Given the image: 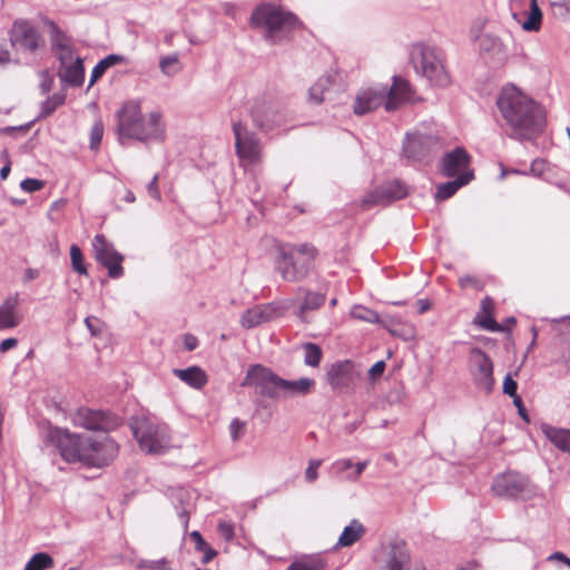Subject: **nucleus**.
Segmentation results:
<instances>
[{
  "instance_id": "obj_4",
  "label": "nucleus",
  "mask_w": 570,
  "mask_h": 570,
  "mask_svg": "<svg viewBox=\"0 0 570 570\" xmlns=\"http://www.w3.org/2000/svg\"><path fill=\"white\" fill-rule=\"evenodd\" d=\"M249 23L252 28L264 31L263 37L269 45H277L288 39L291 33L299 27L295 14L273 3L257 6L250 16Z\"/></svg>"
},
{
  "instance_id": "obj_55",
  "label": "nucleus",
  "mask_w": 570,
  "mask_h": 570,
  "mask_svg": "<svg viewBox=\"0 0 570 570\" xmlns=\"http://www.w3.org/2000/svg\"><path fill=\"white\" fill-rule=\"evenodd\" d=\"M386 364L384 361H377L370 370L368 376L372 380H375L377 376H381L385 371Z\"/></svg>"
},
{
  "instance_id": "obj_18",
  "label": "nucleus",
  "mask_w": 570,
  "mask_h": 570,
  "mask_svg": "<svg viewBox=\"0 0 570 570\" xmlns=\"http://www.w3.org/2000/svg\"><path fill=\"white\" fill-rule=\"evenodd\" d=\"M406 195V187L401 181H387L367 193L362 200V206L370 208L372 206L387 205L404 198Z\"/></svg>"
},
{
  "instance_id": "obj_14",
  "label": "nucleus",
  "mask_w": 570,
  "mask_h": 570,
  "mask_svg": "<svg viewBox=\"0 0 570 570\" xmlns=\"http://www.w3.org/2000/svg\"><path fill=\"white\" fill-rule=\"evenodd\" d=\"M117 454L118 444L108 435L100 439L87 438L82 464L101 468L108 465Z\"/></svg>"
},
{
  "instance_id": "obj_51",
  "label": "nucleus",
  "mask_w": 570,
  "mask_h": 570,
  "mask_svg": "<svg viewBox=\"0 0 570 570\" xmlns=\"http://www.w3.org/2000/svg\"><path fill=\"white\" fill-rule=\"evenodd\" d=\"M218 533L225 541L229 542L234 539V527L227 522H219L217 525Z\"/></svg>"
},
{
  "instance_id": "obj_64",
  "label": "nucleus",
  "mask_w": 570,
  "mask_h": 570,
  "mask_svg": "<svg viewBox=\"0 0 570 570\" xmlns=\"http://www.w3.org/2000/svg\"><path fill=\"white\" fill-rule=\"evenodd\" d=\"M544 161L541 159H534L531 164L530 171L534 175H541L543 171Z\"/></svg>"
},
{
  "instance_id": "obj_25",
  "label": "nucleus",
  "mask_w": 570,
  "mask_h": 570,
  "mask_svg": "<svg viewBox=\"0 0 570 570\" xmlns=\"http://www.w3.org/2000/svg\"><path fill=\"white\" fill-rule=\"evenodd\" d=\"M411 99V87L407 80L402 77L394 76L393 85L387 92L385 101V109L387 111L394 110L403 101Z\"/></svg>"
},
{
  "instance_id": "obj_12",
  "label": "nucleus",
  "mask_w": 570,
  "mask_h": 570,
  "mask_svg": "<svg viewBox=\"0 0 570 570\" xmlns=\"http://www.w3.org/2000/svg\"><path fill=\"white\" fill-rule=\"evenodd\" d=\"M253 124L262 131H271L285 122V114L277 102L257 98L250 108Z\"/></svg>"
},
{
  "instance_id": "obj_2",
  "label": "nucleus",
  "mask_w": 570,
  "mask_h": 570,
  "mask_svg": "<svg viewBox=\"0 0 570 570\" xmlns=\"http://www.w3.org/2000/svg\"><path fill=\"white\" fill-rule=\"evenodd\" d=\"M117 119L118 139L121 145H125V139H136L144 142L151 139H164L165 126L161 122V114L153 111L149 114L148 120H145L140 102L137 100L124 104L117 112Z\"/></svg>"
},
{
  "instance_id": "obj_33",
  "label": "nucleus",
  "mask_w": 570,
  "mask_h": 570,
  "mask_svg": "<svg viewBox=\"0 0 570 570\" xmlns=\"http://www.w3.org/2000/svg\"><path fill=\"white\" fill-rule=\"evenodd\" d=\"M546 436L561 451L570 452V430L546 426Z\"/></svg>"
},
{
  "instance_id": "obj_19",
  "label": "nucleus",
  "mask_w": 570,
  "mask_h": 570,
  "mask_svg": "<svg viewBox=\"0 0 570 570\" xmlns=\"http://www.w3.org/2000/svg\"><path fill=\"white\" fill-rule=\"evenodd\" d=\"M471 161L472 157L463 147H455L443 155L439 171L444 177H458L461 173L473 171L470 169Z\"/></svg>"
},
{
  "instance_id": "obj_47",
  "label": "nucleus",
  "mask_w": 570,
  "mask_h": 570,
  "mask_svg": "<svg viewBox=\"0 0 570 570\" xmlns=\"http://www.w3.org/2000/svg\"><path fill=\"white\" fill-rule=\"evenodd\" d=\"M104 136V124L96 120L90 130V149L98 150Z\"/></svg>"
},
{
  "instance_id": "obj_32",
  "label": "nucleus",
  "mask_w": 570,
  "mask_h": 570,
  "mask_svg": "<svg viewBox=\"0 0 570 570\" xmlns=\"http://www.w3.org/2000/svg\"><path fill=\"white\" fill-rule=\"evenodd\" d=\"M298 291L304 292L305 297L299 306L297 316L302 322H306L305 313L307 311H314V309L320 308L325 303L326 297H325V294H322L318 292H312L308 289H304L302 287Z\"/></svg>"
},
{
  "instance_id": "obj_60",
  "label": "nucleus",
  "mask_w": 570,
  "mask_h": 570,
  "mask_svg": "<svg viewBox=\"0 0 570 570\" xmlns=\"http://www.w3.org/2000/svg\"><path fill=\"white\" fill-rule=\"evenodd\" d=\"M184 344L187 351H194L198 345V340L191 334H186L184 337Z\"/></svg>"
},
{
  "instance_id": "obj_56",
  "label": "nucleus",
  "mask_w": 570,
  "mask_h": 570,
  "mask_svg": "<svg viewBox=\"0 0 570 570\" xmlns=\"http://www.w3.org/2000/svg\"><path fill=\"white\" fill-rule=\"evenodd\" d=\"M552 8L554 10V13L564 14L570 10V1L561 0L552 2Z\"/></svg>"
},
{
  "instance_id": "obj_17",
  "label": "nucleus",
  "mask_w": 570,
  "mask_h": 570,
  "mask_svg": "<svg viewBox=\"0 0 570 570\" xmlns=\"http://www.w3.org/2000/svg\"><path fill=\"white\" fill-rule=\"evenodd\" d=\"M469 367L473 382L478 389L490 393L493 390V363L481 348L474 347L470 352Z\"/></svg>"
},
{
  "instance_id": "obj_50",
  "label": "nucleus",
  "mask_w": 570,
  "mask_h": 570,
  "mask_svg": "<svg viewBox=\"0 0 570 570\" xmlns=\"http://www.w3.org/2000/svg\"><path fill=\"white\" fill-rule=\"evenodd\" d=\"M487 20L484 18H479L474 21L471 30H470V37L473 41H479L482 38V31L485 27Z\"/></svg>"
},
{
  "instance_id": "obj_26",
  "label": "nucleus",
  "mask_w": 570,
  "mask_h": 570,
  "mask_svg": "<svg viewBox=\"0 0 570 570\" xmlns=\"http://www.w3.org/2000/svg\"><path fill=\"white\" fill-rule=\"evenodd\" d=\"M18 306V293L7 297L2 304H0V330L14 328L20 324L21 316L17 313Z\"/></svg>"
},
{
  "instance_id": "obj_62",
  "label": "nucleus",
  "mask_w": 570,
  "mask_h": 570,
  "mask_svg": "<svg viewBox=\"0 0 570 570\" xmlns=\"http://www.w3.org/2000/svg\"><path fill=\"white\" fill-rule=\"evenodd\" d=\"M513 403H514V405L518 407V412H519L520 416H521L524 421L529 422L530 420H529V416H528V414H527V411H525V409H524V406H523V403H522L521 397H520V396H515V397H514V400H513Z\"/></svg>"
},
{
  "instance_id": "obj_61",
  "label": "nucleus",
  "mask_w": 570,
  "mask_h": 570,
  "mask_svg": "<svg viewBox=\"0 0 570 570\" xmlns=\"http://www.w3.org/2000/svg\"><path fill=\"white\" fill-rule=\"evenodd\" d=\"M459 285L462 287V288H466L469 286H476L478 285V279L474 278L473 276L471 275H464L462 277L459 278Z\"/></svg>"
},
{
  "instance_id": "obj_16",
  "label": "nucleus",
  "mask_w": 570,
  "mask_h": 570,
  "mask_svg": "<svg viewBox=\"0 0 570 570\" xmlns=\"http://www.w3.org/2000/svg\"><path fill=\"white\" fill-rule=\"evenodd\" d=\"M492 491L501 498L522 500L529 499L532 493L529 480L515 472L498 475L493 481Z\"/></svg>"
},
{
  "instance_id": "obj_15",
  "label": "nucleus",
  "mask_w": 570,
  "mask_h": 570,
  "mask_svg": "<svg viewBox=\"0 0 570 570\" xmlns=\"http://www.w3.org/2000/svg\"><path fill=\"white\" fill-rule=\"evenodd\" d=\"M92 252L95 259L108 269V276L119 278L124 275V256L116 250L115 246L106 237L98 234L92 239Z\"/></svg>"
},
{
  "instance_id": "obj_3",
  "label": "nucleus",
  "mask_w": 570,
  "mask_h": 570,
  "mask_svg": "<svg viewBox=\"0 0 570 570\" xmlns=\"http://www.w3.org/2000/svg\"><path fill=\"white\" fill-rule=\"evenodd\" d=\"M317 249L312 244L279 245L274 258L275 271L289 283L304 281L315 267Z\"/></svg>"
},
{
  "instance_id": "obj_41",
  "label": "nucleus",
  "mask_w": 570,
  "mask_h": 570,
  "mask_svg": "<svg viewBox=\"0 0 570 570\" xmlns=\"http://www.w3.org/2000/svg\"><path fill=\"white\" fill-rule=\"evenodd\" d=\"M479 47L483 52L500 53L503 51V43L500 38L491 33L482 36Z\"/></svg>"
},
{
  "instance_id": "obj_9",
  "label": "nucleus",
  "mask_w": 570,
  "mask_h": 570,
  "mask_svg": "<svg viewBox=\"0 0 570 570\" xmlns=\"http://www.w3.org/2000/svg\"><path fill=\"white\" fill-rule=\"evenodd\" d=\"M362 371L350 360L337 361L333 363L326 371V382L335 393L350 394L353 393Z\"/></svg>"
},
{
  "instance_id": "obj_63",
  "label": "nucleus",
  "mask_w": 570,
  "mask_h": 570,
  "mask_svg": "<svg viewBox=\"0 0 570 570\" xmlns=\"http://www.w3.org/2000/svg\"><path fill=\"white\" fill-rule=\"evenodd\" d=\"M287 570H318L315 566L304 563V562H294L292 563Z\"/></svg>"
},
{
  "instance_id": "obj_13",
  "label": "nucleus",
  "mask_w": 570,
  "mask_h": 570,
  "mask_svg": "<svg viewBox=\"0 0 570 570\" xmlns=\"http://www.w3.org/2000/svg\"><path fill=\"white\" fill-rule=\"evenodd\" d=\"M9 40L14 49L29 53H35L45 46L38 28L26 19H17L13 22L9 31Z\"/></svg>"
},
{
  "instance_id": "obj_21",
  "label": "nucleus",
  "mask_w": 570,
  "mask_h": 570,
  "mask_svg": "<svg viewBox=\"0 0 570 570\" xmlns=\"http://www.w3.org/2000/svg\"><path fill=\"white\" fill-rule=\"evenodd\" d=\"M380 570H411V556L404 541L393 540L389 543Z\"/></svg>"
},
{
  "instance_id": "obj_7",
  "label": "nucleus",
  "mask_w": 570,
  "mask_h": 570,
  "mask_svg": "<svg viewBox=\"0 0 570 570\" xmlns=\"http://www.w3.org/2000/svg\"><path fill=\"white\" fill-rule=\"evenodd\" d=\"M283 377L261 364L249 366L242 386H252L256 393L273 400L282 397Z\"/></svg>"
},
{
  "instance_id": "obj_44",
  "label": "nucleus",
  "mask_w": 570,
  "mask_h": 570,
  "mask_svg": "<svg viewBox=\"0 0 570 570\" xmlns=\"http://www.w3.org/2000/svg\"><path fill=\"white\" fill-rule=\"evenodd\" d=\"M351 315L360 321H364L367 323H380V315L370 308L363 307V306H355L353 307Z\"/></svg>"
},
{
  "instance_id": "obj_1",
  "label": "nucleus",
  "mask_w": 570,
  "mask_h": 570,
  "mask_svg": "<svg viewBox=\"0 0 570 570\" xmlns=\"http://www.w3.org/2000/svg\"><path fill=\"white\" fill-rule=\"evenodd\" d=\"M497 106L510 129L509 137L528 140L543 131L546 125L543 109L515 86L509 85L501 89Z\"/></svg>"
},
{
  "instance_id": "obj_37",
  "label": "nucleus",
  "mask_w": 570,
  "mask_h": 570,
  "mask_svg": "<svg viewBox=\"0 0 570 570\" xmlns=\"http://www.w3.org/2000/svg\"><path fill=\"white\" fill-rule=\"evenodd\" d=\"M302 350L304 352V363L311 367H318L323 357L322 348L312 342H306L302 344Z\"/></svg>"
},
{
  "instance_id": "obj_39",
  "label": "nucleus",
  "mask_w": 570,
  "mask_h": 570,
  "mask_svg": "<svg viewBox=\"0 0 570 570\" xmlns=\"http://www.w3.org/2000/svg\"><path fill=\"white\" fill-rule=\"evenodd\" d=\"M53 559L46 552H38L31 557L24 570H46L53 567Z\"/></svg>"
},
{
  "instance_id": "obj_59",
  "label": "nucleus",
  "mask_w": 570,
  "mask_h": 570,
  "mask_svg": "<svg viewBox=\"0 0 570 570\" xmlns=\"http://www.w3.org/2000/svg\"><path fill=\"white\" fill-rule=\"evenodd\" d=\"M493 299L489 296L484 297L482 301H481V313L488 315V314H492V311H493Z\"/></svg>"
},
{
  "instance_id": "obj_46",
  "label": "nucleus",
  "mask_w": 570,
  "mask_h": 570,
  "mask_svg": "<svg viewBox=\"0 0 570 570\" xmlns=\"http://www.w3.org/2000/svg\"><path fill=\"white\" fill-rule=\"evenodd\" d=\"M138 569H149V570H173L169 566L168 561L163 558L159 560H139L136 564Z\"/></svg>"
},
{
  "instance_id": "obj_38",
  "label": "nucleus",
  "mask_w": 570,
  "mask_h": 570,
  "mask_svg": "<svg viewBox=\"0 0 570 570\" xmlns=\"http://www.w3.org/2000/svg\"><path fill=\"white\" fill-rule=\"evenodd\" d=\"M66 100V94L63 92H55L52 96L48 97L41 104V111L39 118H46L55 112V110L62 106Z\"/></svg>"
},
{
  "instance_id": "obj_34",
  "label": "nucleus",
  "mask_w": 570,
  "mask_h": 570,
  "mask_svg": "<svg viewBox=\"0 0 570 570\" xmlns=\"http://www.w3.org/2000/svg\"><path fill=\"white\" fill-rule=\"evenodd\" d=\"M126 60V58L121 55H115L111 53L104 59H101L92 69L90 80H89V87L92 86L99 78L102 77V75L109 69L110 67L121 63Z\"/></svg>"
},
{
  "instance_id": "obj_52",
  "label": "nucleus",
  "mask_w": 570,
  "mask_h": 570,
  "mask_svg": "<svg viewBox=\"0 0 570 570\" xmlns=\"http://www.w3.org/2000/svg\"><path fill=\"white\" fill-rule=\"evenodd\" d=\"M321 460H312L305 471V479L307 482H314L317 479V469L321 465Z\"/></svg>"
},
{
  "instance_id": "obj_42",
  "label": "nucleus",
  "mask_w": 570,
  "mask_h": 570,
  "mask_svg": "<svg viewBox=\"0 0 570 570\" xmlns=\"http://www.w3.org/2000/svg\"><path fill=\"white\" fill-rule=\"evenodd\" d=\"M330 82V77L320 78L308 90L309 100L317 105L323 102V94L327 89Z\"/></svg>"
},
{
  "instance_id": "obj_58",
  "label": "nucleus",
  "mask_w": 570,
  "mask_h": 570,
  "mask_svg": "<svg viewBox=\"0 0 570 570\" xmlns=\"http://www.w3.org/2000/svg\"><path fill=\"white\" fill-rule=\"evenodd\" d=\"M17 345H18L17 338H14V337L6 338L0 343V353H6L9 350L16 347Z\"/></svg>"
},
{
  "instance_id": "obj_45",
  "label": "nucleus",
  "mask_w": 570,
  "mask_h": 570,
  "mask_svg": "<svg viewBox=\"0 0 570 570\" xmlns=\"http://www.w3.org/2000/svg\"><path fill=\"white\" fill-rule=\"evenodd\" d=\"M474 323L479 324L480 327L488 330L490 332H504L503 325H500L492 316V314H488L484 317L480 316V313L476 315Z\"/></svg>"
},
{
  "instance_id": "obj_57",
  "label": "nucleus",
  "mask_w": 570,
  "mask_h": 570,
  "mask_svg": "<svg viewBox=\"0 0 570 570\" xmlns=\"http://www.w3.org/2000/svg\"><path fill=\"white\" fill-rule=\"evenodd\" d=\"M30 126H31V124L17 126V127H3L0 129V132L6 134V135H13L17 131L26 132L30 129Z\"/></svg>"
},
{
  "instance_id": "obj_10",
  "label": "nucleus",
  "mask_w": 570,
  "mask_h": 570,
  "mask_svg": "<svg viewBox=\"0 0 570 570\" xmlns=\"http://www.w3.org/2000/svg\"><path fill=\"white\" fill-rule=\"evenodd\" d=\"M48 440L58 449L66 462L83 463L86 439L82 436L69 433L67 430L51 429L48 432Z\"/></svg>"
},
{
  "instance_id": "obj_35",
  "label": "nucleus",
  "mask_w": 570,
  "mask_h": 570,
  "mask_svg": "<svg viewBox=\"0 0 570 570\" xmlns=\"http://www.w3.org/2000/svg\"><path fill=\"white\" fill-rule=\"evenodd\" d=\"M190 539L195 542V550L204 553L200 560L203 564L209 563L217 556V551L206 542L199 531H193Z\"/></svg>"
},
{
  "instance_id": "obj_28",
  "label": "nucleus",
  "mask_w": 570,
  "mask_h": 570,
  "mask_svg": "<svg viewBox=\"0 0 570 570\" xmlns=\"http://www.w3.org/2000/svg\"><path fill=\"white\" fill-rule=\"evenodd\" d=\"M173 374L196 390H200L208 381L206 372L197 365L187 368H174Z\"/></svg>"
},
{
  "instance_id": "obj_31",
  "label": "nucleus",
  "mask_w": 570,
  "mask_h": 570,
  "mask_svg": "<svg viewBox=\"0 0 570 570\" xmlns=\"http://www.w3.org/2000/svg\"><path fill=\"white\" fill-rule=\"evenodd\" d=\"M365 531V527L358 520L353 519L351 523L344 528L336 546L351 547L364 535Z\"/></svg>"
},
{
  "instance_id": "obj_30",
  "label": "nucleus",
  "mask_w": 570,
  "mask_h": 570,
  "mask_svg": "<svg viewBox=\"0 0 570 570\" xmlns=\"http://www.w3.org/2000/svg\"><path fill=\"white\" fill-rule=\"evenodd\" d=\"M314 385L315 381L309 377H301L294 381H288L284 379L282 397L305 396L311 393Z\"/></svg>"
},
{
  "instance_id": "obj_54",
  "label": "nucleus",
  "mask_w": 570,
  "mask_h": 570,
  "mask_svg": "<svg viewBox=\"0 0 570 570\" xmlns=\"http://www.w3.org/2000/svg\"><path fill=\"white\" fill-rule=\"evenodd\" d=\"M147 191L150 195V197H153L154 199H156V200H160L161 199V194H160V190L158 188V175L157 174L148 183Z\"/></svg>"
},
{
  "instance_id": "obj_20",
  "label": "nucleus",
  "mask_w": 570,
  "mask_h": 570,
  "mask_svg": "<svg viewBox=\"0 0 570 570\" xmlns=\"http://www.w3.org/2000/svg\"><path fill=\"white\" fill-rule=\"evenodd\" d=\"M436 145L438 139L432 135H406V138L403 142V155L407 159L420 161L426 158L436 147Z\"/></svg>"
},
{
  "instance_id": "obj_36",
  "label": "nucleus",
  "mask_w": 570,
  "mask_h": 570,
  "mask_svg": "<svg viewBox=\"0 0 570 570\" xmlns=\"http://www.w3.org/2000/svg\"><path fill=\"white\" fill-rule=\"evenodd\" d=\"M530 11L527 20L522 23L525 31L535 32L540 30L542 21V12L538 6L537 0H530Z\"/></svg>"
},
{
  "instance_id": "obj_23",
  "label": "nucleus",
  "mask_w": 570,
  "mask_h": 570,
  "mask_svg": "<svg viewBox=\"0 0 570 570\" xmlns=\"http://www.w3.org/2000/svg\"><path fill=\"white\" fill-rule=\"evenodd\" d=\"M277 314V308L272 304L256 305L244 312L240 324L244 328H253L272 321Z\"/></svg>"
},
{
  "instance_id": "obj_24",
  "label": "nucleus",
  "mask_w": 570,
  "mask_h": 570,
  "mask_svg": "<svg viewBox=\"0 0 570 570\" xmlns=\"http://www.w3.org/2000/svg\"><path fill=\"white\" fill-rule=\"evenodd\" d=\"M385 99L384 92L364 89L356 95L353 110L355 115L363 116L379 108Z\"/></svg>"
},
{
  "instance_id": "obj_48",
  "label": "nucleus",
  "mask_w": 570,
  "mask_h": 570,
  "mask_svg": "<svg viewBox=\"0 0 570 570\" xmlns=\"http://www.w3.org/2000/svg\"><path fill=\"white\" fill-rule=\"evenodd\" d=\"M45 186V181L36 178H26L21 181L20 187L27 193L40 190Z\"/></svg>"
},
{
  "instance_id": "obj_29",
  "label": "nucleus",
  "mask_w": 570,
  "mask_h": 570,
  "mask_svg": "<svg viewBox=\"0 0 570 570\" xmlns=\"http://www.w3.org/2000/svg\"><path fill=\"white\" fill-rule=\"evenodd\" d=\"M474 178L473 171L461 173L455 179L440 184L436 187L435 198L445 200L452 197L461 187L468 185Z\"/></svg>"
},
{
  "instance_id": "obj_8",
  "label": "nucleus",
  "mask_w": 570,
  "mask_h": 570,
  "mask_svg": "<svg viewBox=\"0 0 570 570\" xmlns=\"http://www.w3.org/2000/svg\"><path fill=\"white\" fill-rule=\"evenodd\" d=\"M235 151L242 164L255 165L262 160L263 145L258 136L243 121L233 124Z\"/></svg>"
},
{
  "instance_id": "obj_49",
  "label": "nucleus",
  "mask_w": 570,
  "mask_h": 570,
  "mask_svg": "<svg viewBox=\"0 0 570 570\" xmlns=\"http://www.w3.org/2000/svg\"><path fill=\"white\" fill-rule=\"evenodd\" d=\"M230 436L233 441H237L245 432V422L239 419H234L229 425Z\"/></svg>"
},
{
  "instance_id": "obj_22",
  "label": "nucleus",
  "mask_w": 570,
  "mask_h": 570,
  "mask_svg": "<svg viewBox=\"0 0 570 570\" xmlns=\"http://www.w3.org/2000/svg\"><path fill=\"white\" fill-rule=\"evenodd\" d=\"M51 50L57 56L60 63L72 60V48L69 37L53 21H49Z\"/></svg>"
},
{
  "instance_id": "obj_40",
  "label": "nucleus",
  "mask_w": 570,
  "mask_h": 570,
  "mask_svg": "<svg viewBox=\"0 0 570 570\" xmlns=\"http://www.w3.org/2000/svg\"><path fill=\"white\" fill-rule=\"evenodd\" d=\"M159 68L164 75L169 77L175 76L181 70L179 63V55L174 52L171 55L161 57L159 61Z\"/></svg>"
},
{
  "instance_id": "obj_43",
  "label": "nucleus",
  "mask_w": 570,
  "mask_h": 570,
  "mask_svg": "<svg viewBox=\"0 0 570 570\" xmlns=\"http://www.w3.org/2000/svg\"><path fill=\"white\" fill-rule=\"evenodd\" d=\"M71 266L73 271L80 275H88L87 266L83 262V255L79 246L71 245L70 247Z\"/></svg>"
},
{
  "instance_id": "obj_11",
  "label": "nucleus",
  "mask_w": 570,
  "mask_h": 570,
  "mask_svg": "<svg viewBox=\"0 0 570 570\" xmlns=\"http://www.w3.org/2000/svg\"><path fill=\"white\" fill-rule=\"evenodd\" d=\"M73 423L89 431L109 432L121 425V419L105 410L80 407L73 414Z\"/></svg>"
},
{
  "instance_id": "obj_27",
  "label": "nucleus",
  "mask_w": 570,
  "mask_h": 570,
  "mask_svg": "<svg viewBox=\"0 0 570 570\" xmlns=\"http://www.w3.org/2000/svg\"><path fill=\"white\" fill-rule=\"evenodd\" d=\"M58 76L62 82L71 87L81 86L85 79L82 59L77 57L76 59L72 58L70 62L60 63Z\"/></svg>"
},
{
  "instance_id": "obj_53",
  "label": "nucleus",
  "mask_w": 570,
  "mask_h": 570,
  "mask_svg": "<svg viewBox=\"0 0 570 570\" xmlns=\"http://www.w3.org/2000/svg\"><path fill=\"white\" fill-rule=\"evenodd\" d=\"M517 390L518 383L508 374L503 381V393L508 394L509 396L515 397L518 396Z\"/></svg>"
},
{
  "instance_id": "obj_5",
  "label": "nucleus",
  "mask_w": 570,
  "mask_h": 570,
  "mask_svg": "<svg viewBox=\"0 0 570 570\" xmlns=\"http://www.w3.org/2000/svg\"><path fill=\"white\" fill-rule=\"evenodd\" d=\"M130 429L140 449L148 454H164L171 448V436L165 423L145 415L132 416Z\"/></svg>"
},
{
  "instance_id": "obj_6",
  "label": "nucleus",
  "mask_w": 570,
  "mask_h": 570,
  "mask_svg": "<svg viewBox=\"0 0 570 570\" xmlns=\"http://www.w3.org/2000/svg\"><path fill=\"white\" fill-rule=\"evenodd\" d=\"M411 61L416 73L424 77L431 85L441 88L450 85L451 77L438 49L426 46L419 47L413 50Z\"/></svg>"
}]
</instances>
